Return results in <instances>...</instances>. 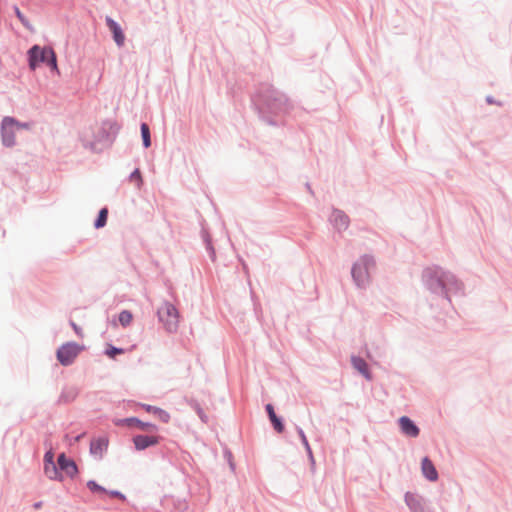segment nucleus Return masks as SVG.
Here are the masks:
<instances>
[{
  "label": "nucleus",
  "instance_id": "f257e3e1",
  "mask_svg": "<svg viewBox=\"0 0 512 512\" xmlns=\"http://www.w3.org/2000/svg\"><path fill=\"white\" fill-rule=\"evenodd\" d=\"M158 319L164 329L169 333H175L179 328L180 314L178 309L169 302H163L157 311Z\"/></svg>",
  "mask_w": 512,
  "mask_h": 512
},
{
  "label": "nucleus",
  "instance_id": "f03ea898",
  "mask_svg": "<svg viewBox=\"0 0 512 512\" xmlns=\"http://www.w3.org/2000/svg\"><path fill=\"white\" fill-rule=\"evenodd\" d=\"M29 123H20L13 117H4L1 123V137L5 146L11 147L15 144V132L19 129H30Z\"/></svg>",
  "mask_w": 512,
  "mask_h": 512
},
{
  "label": "nucleus",
  "instance_id": "7ed1b4c3",
  "mask_svg": "<svg viewBox=\"0 0 512 512\" xmlns=\"http://www.w3.org/2000/svg\"><path fill=\"white\" fill-rule=\"evenodd\" d=\"M375 267V261L370 256L361 257L353 266L352 276L356 284L360 287L365 286L370 280V269Z\"/></svg>",
  "mask_w": 512,
  "mask_h": 512
},
{
  "label": "nucleus",
  "instance_id": "20e7f679",
  "mask_svg": "<svg viewBox=\"0 0 512 512\" xmlns=\"http://www.w3.org/2000/svg\"><path fill=\"white\" fill-rule=\"evenodd\" d=\"M83 347L74 342H67L57 350V360L63 365H71L77 358Z\"/></svg>",
  "mask_w": 512,
  "mask_h": 512
},
{
  "label": "nucleus",
  "instance_id": "39448f33",
  "mask_svg": "<svg viewBox=\"0 0 512 512\" xmlns=\"http://www.w3.org/2000/svg\"><path fill=\"white\" fill-rule=\"evenodd\" d=\"M52 50L51 47L32 46L27 53L30 69L35 70L41 63H47Z\"/></svg>",
  "mask_w": 512,
  "mask_h": 512
},
{
  "label": "nucleus",
  "instance_id": "423d86ee",
  "mask_svg": "<svg viewBox=\"0 0 512 512\" xmlns=\"http://www.w3.org/2000/svg\"><path fill=\"white\" fill-rule=\"evenodd\" d=\"M159 442V436L137 435L133 438V443L137 450H144L150 446L157 445Z\"/></svg>",
  "mask_w": 512,
  "mask_h": 512
},
{
  "label": "nucleus",
  "instance_id": "0eeeda50",
  "mask_svg": "<svg viewBox=\"0 0 512 512\" xmlns=\"http://www.w3.org/2000/svg\"><path fill=\"white\" fill-rule=\"evenodd\" d=\"M399 426L401 432L409 437H417L419 435V428L414 424V422L407 416H402L399 419Z\"/></svg>",
  "mask_w": 512,
  "mask_h": 512
},
{
  "label": "nucleus",
  "instance_id": "6e6552de",
  "mask_svg": "<svg viewBox=\"0 0 512 512\" xmlns=\"http://www.w3.org/2000/svg\"><path fill=\"white\" fill-rule=\"evenodd\" d=\"M106 24L110 31L113 34V39L116 42V44L120 47L123 46L125 41V35L119 26L118 23H116L112 18L106 17Z\"/></svg>",
  "mask_w": 512,
  "mask_h": 512
},
{
  "label": "nucleus",
  "instance_id": "1a4fd4ad",
  "mask_svg": "<svg viewBox=\"0 0 512 512\" xmlns=\"http://www.w3.org/2000/svg\"><path fill=\"white\" fill-rule=\"evenodd\" d=\"M108 447V439L105 437H100L97 439L92 440L90 444V452L98 457L101 458L104 454V452L107 450Z\"/></svg>",
  "mask_w": 512,
  "mask_h": 512
},
{
  "label": "nucleus",
  "instance_id": "9d476101",
  "mask_svg": "<svg viewBox=\"0 0 512 512\" xmlns=\"http://www.w3.org/2000/svg\"><path fill=\"white\" fill-rule=\"evenodd\" d=\"M421 469H422L423 475L429 481L434 482L438 479V473L436 471V468L428 457H424L422 459Z\"/></svg>",
  "mask_w": 512,
  "mask_h": 512
},
{
  "label": "nucleus",
  "instance_id": "9b49d317",
  "mask_svg": "<svg viewBox=\"0 0 512 512\" xmlns=\"http://www.w3.org/2000/svg\"><path fill=\"white\" fill-rule=\"evenodd\" d=\"M57 462L59 468L62 471H64L68 476H73L77 473L76 464L72 460L67 459L64 453L59 455Z\"/></svg>",
  "mask_w": 512,
  "mask_h": 512
},
{
  "label": "nucleus",
  "instance_id": "f8f14e48",
  "mask_svg": "<svg viewBox=\"0 0 512 512\" xmlns=\"http://www.w3.org/2000/svg\"><path fill=\"white\" fill-rule=\"evenodd\" d=\"M117 425L127 424V425H136L138 428H140L143 431H155L156 426L152 423H145L140 421L137 418H127L125 420H119L116 422Z\"/></svg>",
  "mask_w": 512,
  "mask_h": 512
},
{
  "label": "nucleus",
  "instance_id": "ddd939ff",
  "mask_svg": "<svg viewBox=\"0 0 512 512\" xmlns=\"http://www.w3.org/2000/svg\"><path fill=\"white\" fill-rule=\"evenodd\" d=\"M352 365L357 371H359L367 379H371V375L368 370L367 363L365 362L364 359H362L360 357H352Z\"/></svg>",
  "mask_w": 512,
  "mask_h": 512
},
{
  "label": "nucleus",
  "instance_id": "4468645a",
  "mask_svg": "<svg viewBox=\"0 0 512 512\" xmlns=\"http://www.w3.org/2000/svg\"><path fill=\"white\" fill-rule=\"evenodd\" d=\"M266 410L269 415V418L275 428L279 433H281L284 429L283 424L281 423L280 419L276 416L274 412V408L271 404L266 405Z\"/></svg>",
  "mask_w": 512,
  "mask_h": 512
},
{
  "label": "nucleus",
  "instance_id": "2eb2a0df",
  "mask_svg": "<svg viewBox=\"0 0 512 512\" xmlns=\"http://www.w3.org/2000/svg\"><path fill=\"white\" fill-rule=\"evenodd\" d=\"M333 220L338 229H346L349 224L348 217L340 211H336L333 214Z\"/></svg>",
  "mask_w": 512,
  "mask_h": 512
},
{
  "label": "nucleus",
  "instance_id": "dca6fc26",
  "mask_svg": "<svg viewBox=\"0 0 512 512\" xmlns=\"http://www.w3.org/2000/svg\"><path fill=\"white\" fill-rule=\"evenodd\" d=\"M425 276L428 278H432V277L436 276L438 278L439 285L442 287L445 286L444 278L446 277V274L444 272H442L440 269H438V268L430 269L429 268L425 271Z\"/></svg>",
  "mask_w": 512,
  "mask_h": 512
},
{
  "label": "nucleus",
  "instance_id": "f3484780",
  "mask_svg": "<svg viewBox=\"0 0 512 512\" xmlns=\"http://www.w3.org/2000/svg\"><path fill=\"white\" fill-rule=\"evenodd\" d=\"M77 390L75 388H66L61 394V400L63 402L73 401L77 397Z\"/></svg>",
  "mask_w": 512,
  "mask_h": 512
},
{
  "label": "nucleus",
  "instance_id": "a211bd4d",
  "mask_svg": "<svg viewBox=\"0 0 512 512\" xmlns=\"http://www.w3.org/2000/svg\"><path fill=\"white\" fill-rule=\"evenodd\" d=\"M141 135H142L144 146L146 148L150 147V145H151L150 130L146 123L141 124Z\"/></svg>",
  "mask_w": 512,
  "mask_h": 512
},
{
  "label": "nucleus",
  "instance_id": "6ab92c4d",
  "mask_svg": "<svg viewBox=\"0 0 512 512\" xmlns=\"http://www.w3.org/2000/svg\"><path fill=\"white\" fill-rule=\"evenodd\" d=\"M108 216L107 208H103L100 210L97 220L95 221V227L97 229L102 228L106 225Z\"/></svg>",
  "mask_w": 512,
  "mask_h": 512
},
{
  "label": "nucleus",
  "instance_id": "aec40b11",
  "mask_svg": "<svg viewBox=\"0 0 512 512\" xmlns=\"http://www.w3.org/2000/svg\"><path fill=\"white\" fill-rule=\"evenodd\" d=\"M44 471H45V474L50 479H57L58 478L59 473H58L57 467H56L54 462H51V464H45Z\"/></svg>",
  "mask_w": 512,
  "mask_h": 512
},
{
  "label": "nucleus",
  "instance_id": "412c9836",
  "mask_svg": "<svg viewBox=\"0 0 512 512\" xmlns=\"http://www.w3.org/2000/svg\"><path fill=\"white\" fill-rule=\"evenodd\" d=\"M405 501L407 505L413 510H417L418 508H420V501L413 494L407 493L405 495Z\"/></svg>",
  "mask_w": 512,
  "mask_h": 512
},
{
  "label": "nucleus",
  "instance_id": "4be33fe9",
  "mask_svg": "<svg viewBox=\"0 0 512 512\" xmlns=\"http://www.w3.org/2000/svg\"><path fill=\"white\" fill-rule=\"evenodd\" d=\"M133 315L130 311L124 310L119 314V322L122 326L126 327L132 322Z\"/></svg>",
  "mask_w": 512,
  "mask_h": 512
},
{
  "label": "nucleus",
  "instance_id": "5701e85b",
  "mask_svg": "<svg viewBox=\"0 0 512 512\" xmlns=\"http://www.w3.org/2000/svg\"><path fill=\"white\" fill-rule=\"evenodd\" d=\"M45 64L48 65L53 72H55L57 74L60 73L58 65H57V57H56L54 50H52V52H50V56L47 60V63H45Z\"/></svg>",
  "mask_w": 512,
  "mask_h": 512
},
{
  "label": "nucleus",
  "instance_id": "b1692460",
  "mask_svg": "<svg viewBox=\"0 0 512 512\" xmlns=\"http://www.w3.org/2000/svg\"><path fill=\"white\" fill-rule=\"evenodd\" d=\"M87 487L92 491V492H97V493H102V494H105L106 493V489L103 488L102 486L98 485L95 481L93 480H90L87 482Z\"/></svg>",
  "mask_w": 512,
  "mask_h": 512
},
{
  "label": "nucleus",
  "instance_id": "393cba45",
  "mask_svg": "<svg viewBox=\"0 0 512 512\" xmlns=\"http://www.w3.org/2000/svg\"><path fill=\"white\" fill-rule=\"evenodd\" d=\"M155 415L158 417V419L164 423H167L169 422L170 420V415L168 412H166L165 410L163 409H155Z\"/></svg>",
  "mask_w": 512,
  "mask_h": 512
},
{
  "label": "nucleus",
  "instance_id": "a878e982",
  "mask_svg": "<svg viewBox=\"0 0 512 512\" xmlns=\"http://www.w3.org/2000/svg\"><path fill=\"white\" fill-rule=\"evenodd\" d=\"M130 181L134 182L138 188L141 187L142 177L139 170H135L134 172H132V174L130 175Z\"/></svg>",
  "mask_w": 512,
  "mask_h": 512
},
{
  "label": "nucleus",
  "instance_id": "bb28decb",
  "mask_svg": "<svg viewBox=\"0 0 512 512\" xmlns=\"http://www.w3.org/2000/svg\"><path fill=\"white\" fill-rule=\"evenodd\" d=\"M124 353L123 349L113 347L111 345L106 349V355L110 358H115L116 355Z\"/></svg>",
  "mask_w": 512,
  "mask_h": 512
},
{
  "label": "nucleus",
  "instance_id": "cd10ccee",
  "mask_svg": "<svg viewBox=\"0 0 512 512\" xmlns=\"http://www.w3.org/2000/svg\"><path fill=\"white\" fill-rule=\"evenodd\" d=\"M14 11H15L17 18L20 20V22L25 27L30 28L29 21L27 20V18L24 16V14L20 11V9L17 6L14 7Z\"/></svg>",
  "mask_w": 512,
  "mask_h": 512
},
{
  "label": "nucleus",
  "instance_id": "c85d7f7f",
  "mask_svg": "<svg viewBox=\"0 0 512 512\" xmlns=\"http://www.w3.org/2000/svg\"><path fill=\"white\" fill-rule=\"evenodd\" d=\"M45 464H51V462H54V453L52 451H48L45 454Z\"/></svg>",
  "mask_w": 512,
  "mask_h": 512
},
{
  "label": "nucleus",
  "instance_id": "c756f323",
  "mask_svg": "<svg viewBox=\"0 0 512 512\" xmlns=\"http://www.w3.org/2000/svg\"><path fill=\"white\" fill-rule=\"evenodd\" d=\"M105 494H109L112 497H117L121 500H125V496L121 492H118V491H107L106 490Z\"/></svg>",
  "mask_w": 512,
  "mask_h": 512
},
{
  "label": "nucleus",
  "instance_id": "7c9ffc66",
  "mask_svg": "<svg viewBox=\"0 0 512 512\" xmlns=\"http://www.w3.org/2000/svg\"><path fill=\"white\" fill-rule=\"evenodd\" d=\"M142 407L149 413L155 414V409H158L157 407L151 406V405H142Z\"/></svg>",
  "mask_w": 512,
  "mask_h": 512
},
{
  "label": "nucleus",
  "instance_id": "2f4dec72",
  "mask_svg": "<svg viewBox=\"0 0 512 512\" xmlns=\"http://www.w3.org/2000/svg\"><path fill=\"white\" fill-rule=\"evenodd\" d=\"M71 325H72L74 331L76 332V334L82 336L80 328L75 323H73V322L71 323Z\"/></svg>",
  "mask_w": 512,
  "mask_h": 512
},
{
  "label": "nucleus",
  "instance_id": "473e14b6",
  "mask_svg": "<svg viewBox=\"0 0 512 512\" xmlns=\"http://www.w3.org/2000/svg\"><path fill=\"white\" fill-rule=\"evenodd\" d=\"M301 437H302V440H303L305 446L309 449L308 441H307L305 435L303 434V432H301Z\"/></svg>",
  "mask_w": 512,
  "mask_h": 512
}]
</instances>
